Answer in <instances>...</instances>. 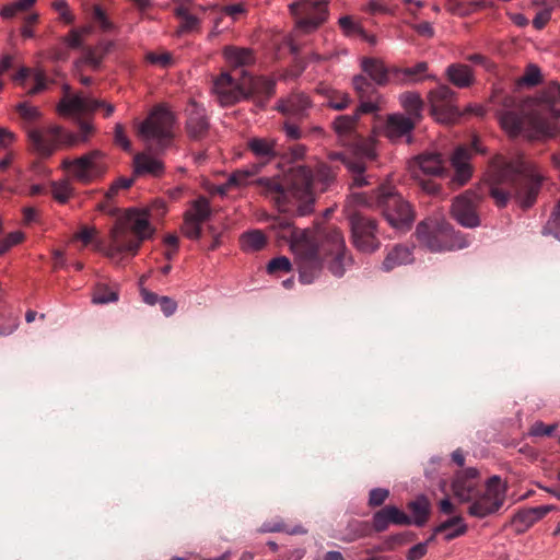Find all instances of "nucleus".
I'll return each instance as SVG.
<instances>
[{
	"mask_svg": "<svg viewBox=\"0 0 560 560\" xmlns=\"http://www.w3.org/2000/svg\"><path fill=\"white\" fill-rule=\"evenodd\" d=\"M260 168V164H254L233 172L226 183L218 187V192L224 195L232 188L257 184L261 194L273 201L279 211L306 215L313 210L316 192L325 191L334 180L331 168L324 163H317L314 170L305 165L293 166L281 178L255 179Z\"/></svg>",
	"mask_w": 560,
	"mask_h": 560,
	"instance_id": "f257e3e1",
	"label": "nucleus"
},
{
	"mask_svg": "<svg viewBox=\"0 0 560 560\" xmlns=\"http://www.w3.org/2000/svg\"><path fill=\"white\" fill-rule=\"evenodd\" d=\"M290 247L295 256L300 280L312 283L320 273L323 261L336 277H341L346 266L351 262L347 255L345 238L338 229L324 233L317 229H294L290 237Z\"/></svg>",
	"mask_w": 560,
	"mask_h": 560,
	"instance_id": "f03ea898",
	"label": "nucleus"
},
{
	"mask_svg": "<svg viewBox=\"0 0 560 560\" xmlns=\"http://www.w3.org/2000/svg\"><path fill=\"white\" fill-rule=\"evenodd\" d=\"M486 179L490 196L499 207L514 197L522 207H530L540 189L542 176L537 166L522 154H497L490 162Z\"/></svg>",
	"mask_w": 560,
	"mask_h": 560,
	"instance_id": "7ed1b4c3",
	"label": "nucleus"
},
{
	"mask_svg": "<svg viewBox=\"0 0 560 560\" xmlns=\"http://www.w3.org/2000/svg\"><path fill=\"white\" fill-rule=\"evenodd\" d=\"M150 211L143 208H129L119 215L108 233V243L96 242L95 248L115 262L137 255L141 244L153 237Z\"/></svg>",
	"mask_w": 560,
	"mask_h": 560,
	"instance_id": "20e7f679",
	"label": "nucleus"
},
{
	"mask_svg": "<svg viewBox=\"0 0 560 560\" xmlns=\"http://www.w3.org/2000/svg\"><path fill=\"white\" fill-rule=\"evenodd\" d=\"M560 112L541 108L526 114L525 104L514 96H505L498 119L502 129L512 138L540 139L555 136L559 130Z\"/></svg>",
	"mask_w": 560,
	"mask_h": 560,
	"instance_id": "39448f33",
	"label": "nucleus"
},
{
	"mask_svg": "<svg viewBox=\"0 0 560 560\" xmlns=\"http://www.w3.org/2000/svg\"><path fill=\"white\" fill-rule=\"evenodd\" d=\"M358 115L338 116L334 121V129L343 145L352 148L353 152L358 155L354 161L346 156L345 153L332 152L329 154L331 161H341L346 167L353 174V185L361 187L368 184L363 172L365 166L362 159L373 160L376 156L375 145L372 140H364L360 138L355 130Z\"/></svg>",
	"mask_w": 560,
	"mask_h": 560,
	"instance_id": "423d86ee",
	"label": "nucleus"
},
{
	"mask_svg": "<svg viewBox=\"0 0 560 560\" xmlns=\"http://www.w3.org/2000/svg\"><path fill=\"white\" fill-rule=\"evenodd\" d=\"M60 167L75 182L88 185L102 178L108 168L106 154L101 150L89 151L78 158H65Z\"/></svg>",
	"mask_w": 560,
	"mask_h": 560,
	"instance_id": "0eeeda50",
	"label": "nucleus"
},
{
	"mask_svg": "<svg viewBox=\"0 0 560 560\" xmlns=\"http://www.w3.org/2000/svg\"><path fill=\"white\" fill-rule=\"evenodd\" d=\"M175 116L165 106H156L138 128V135L148 143L166 147L174 137Z\"/></svg>",
	"mask_w": 560,
	"mask_h": 560,
	"instance_id": "6e6552de",
	"label": "nucleus"
},
{
	"mask_svg": "<svg viewBox=\"0 0 560 560\" xmlns=\"http://www.w3.org/2000/svg\"><path fill=\"white\" fill-rule=\"evenodd\" d=\"M377 205L382 208L386 221L393 229L406 231L412 225L415 213L411 206L400 195L392 191L389 187L381 189Z\"/></svg>",
	"mask_w": 560,
	"mask_h": 560,
	"instance_id": "1a4fd4ad",
	"label": "nucleus"
},
{
	"mask_svg": "<svg viewBox=\"0 0 560 560\" xmlns=\"http://www.w3.org/2000/svg\"><path fill=\"white\" fill-rule=\"evenodd\" d=\"M506 488L504 482L498 477H491L482 492L477 491L475 498L470 500L468 513L475 517H486L497 512L503 504Z\"/></svg>",
	"mask_w": 560,
	"mask_h": 560,
	"instance_id": "9d476101",
	"label": "nucleus"
},
{
	"mask_svg": "<svg viewBox=\"0 0 560 560\" xmlns=\"http://www.w3.org/2000/svg\"><path fill=\"white\" fill-rule=\"evenodd\" d=\"M416 234L421 244L431 252L452 250L453 230L445 222L427 219L417 225Z\"/></svg>",
	"mask_w": 560,
	"mask_h": 560,
	"instance_id": "9b49d317",
	"label": "nucleus"
},
{
	"mask_svg": "<svg viewBox=\"0 0 560 560\" xmlns=\"http://www.w3.org/2000/svg\"><path fill=\"white\" fill-rule=\"evenodd\" d=\"M291 13L296 19V30L303 33L315 31L328 15L325 0H302L290 5Z\"/></svg>",
	"mask_w": 560,
	"mask_h": 560,
	"instance_id": "f8f14e48",
	"label": "nucleus"
},
{
	"mask_svg": "<svg viewBox=\"0 0 560 560\" xmlns=\"http://www.w3.org/2000/svg\"><path fill=\"white\" fill-rule=\"evenodd\" d=\"M431 114L443 124L453 122L459 116V110L455 105V93L447 85H440L430 91L428 95Z\"/></svg>",
	"mask_w": 560,
	"mask_h": 560,
	"instance_id": "ddd939ff",
	"label": "nucleus"
},
{
	"mask_svg": "<svg viewBox=\"0 0 560 560\" xmlns=\"http://www.w3.org/2000/svg\"><path fill=\"white\" fill-rule=\"evenodd\" d=\"M353 245L363 253H373L381 246L374 220L354 213L350 218Z\"/></svg>",
	"mask_w": 560,
	"mask_h": 560,
	"instance_id": "4468645a",
	"label": "nucleus"
},
{
	"mask_svg": "<svg viewBox=\"0 0 560 560\" xmlns=\"http://www.w3.org/2000/svg\"><path fill=\"white\" fill-rule=\"evenodd\" d=\"M65 95L57 105V112L63 117H82L94 113L101 101H97L84 93H71L68 85L63 86Z\"/></svg>",
	"mask_w": 560,
	"mask_h": 560,
	"instance_id": "2eb2a0df",
	"label": "nucleus"
},
{
	"mask_svg": "<svg viewBox=\"0 0 560 560\" xmlns=\"http://www.w3.org/2000/svg\"><path fill=\"white\" fill-rule=\"evenodd\" d=\"M26 135L33 150L42 158H49L59 149L60 126L57 124L26 127Z\"/></svg>",
	"mask_w": 560,
	"mask_h": 560,
	"instance_id": "dca6fc26",
	"label": "nucleus"
},
{
	"mask_svg": "<svg viewBox=\"0 0 560 560\" xmlns=\"http://www.w3.org/2000/svg\"><path fill=\"white\" fill-rule=\"evenodd\" d=\"M472 151L483 152L477 138L472 140L469 147H457L451 158V164L455 171L452 183L458 187L467 184L472 175V167L470 165Z\"/></svg>",
	"mask_w": 560,
	"mask_h": 560,
	"instance_id": "f3484780",
	"label": "nucleus"
},
{
	"mask_svg": "<svg viewBox=\"0 0 560 560\" xmlns=\"http://www.w3.org/2000/svg\"><path fill=\"white\" fill-rule=\"evenodd\" d=\"M478 200L479 196L475 191H466L454 200L452 214L460 225L465 228L479 225V218L476 213Z\"/></svg>",
	"mask_w": 560,
	"mask_h": 560,
	"instance_id": "a211bd4d",
	"label": "nucleus"
},
{
	"mask_svg": "<svg viewBox=\"0 0 560 560\" xmlns=\"http://www.w3.org/2000/svg\"><path fill=\"white\" fill-rule=\"evenodd\" d=\"M212 90L219 103L229 106L243 97L244 83H238L228 72H223L214 80Z\"/></svg>",
	"mask_w": 560,
	"mask_h": 560,
	"instance_id": "6ab92c4d",
	"label": "nucleus"
},
{
	"mask_svg": "<svg viewBox=\"0 0 560 560\" xmlns=\"http://www.w3.org/2000/svg\"><path fill=\"white\" fill-rule=\"evenodd\" d=\"M478 471L475 468H468L458 472L452 483L454 495L460 501L469 502L475 498L477 490Z\"/></svg>",
	"mask_w": 560,
	"mask_h": 560,
	"instance_id": "aec40b11",
	"label": "nucleus"
},
{
	"mask_svg": "<svg viewBox=\"0 0 560 560\" xmlns=\"http://www.w3.org/2000/svg\"><path fill=\"white\" fill-rule=\"evenodd\" d=\"M409 167L416 177H418V172H422L424 175L438 176L444 171V161L440 153L425 152L412 159Z\"/></svg>",
	"mask_w": 560,
	"mask_h": 560,
	"instance_id": "412c9836",
	"label": "nucleus"
},
{
	"mask_svg": "<svg viewBox=\"0 0 560 560\" xmlns=\"http://www.w3.org/2000/svg\"><path fill=\"white\" fill-rule=\"evenodd\" d=\"M390 524L409 525L411 524V518L394 505H386L374 513L373 527L376 532H384Z\"/></svg>",
	"mask_w": 560,
	"mask_h": 560,
	"instance_id": "4be33fe9",
	"label": "nucleus"
},
{
	"mask_svg": "<svg viewBox=\"0 0 560 560\" xmlns=\"http://www.w3.org/2000/svg\"><path fill=\"white\" fill-rule=\"evenodd\" d=\"M186 113L189 135L194 138L201 137L209 126L205 108L192 100L188 103Z\"/></svg>",
	"mask_w": 560,
	"mask_h": 560,
	"instance_id": "5701e85b",
	"label": "nucleus"
},
{
	"mask_svg": "<svg viewBox=\"0 0 560 560\" xmlns=\"http://www.w3.org/2000/svg\"><path fill=\"white\" fill-rule=\"evenodd\" d=\"M417 122L401 114L389 115L384 130L385 136L392 141H397L404 136L409 135Z\"/></svg>",
	"mask_w": 560,
	"mask_h": 560,
	"instance_id": "b1692460",
	"label": "nucleus"
},
{
	"mask_svg": "<svg viewBox=\"0 0 560 560\" xmlns=\"http://www.w3.org/2000/svg\"><path fill=\"white\" fill-rule=\"evenodd\" d=\"M310 105L311 102L307 95L303 93H295L282 101L278 105V109L285 115L300 118L305 114Z\"/></svg>",
	"mask_w": 560,
	"mask_h": 560,
	"instance_id": "393cba45",
	"label": "nucleus"
},
{
	"mask_svg": "<svg viewBox=\"0 0 560 560\" xmlns=\"http://www.w3.org/2000/svg\"><path fill=\"white\" fill-rule=\"evenodd\" d=\"M412 261V249L405 245H396L385 256L382 268L385 271H390L397 267L410 264Z\"/></svg>",
	"mask_w": 560,
	"mask_h": 560,
	"instance_id": "a878e982",
	"label": "nucleus"
},
{
	"mask_svg": "<svg viewBox=\"0 0 560 560\" xmlns=\"http://www.w3.org/2000/svg\"><path fill=\"white\" fill-rule=\"evenodd\" d=\"M244 92L248 90L250 93L268 100L275 94L276 82L270 78L256 77L244 80Z\"/></svg>",
	"mask_w": 560,
	"mask_h": 560,
	"instance_id": "bb28decb",
	"label": "nucleus"
},
{
	"mask_svg": "<svg viewBox=\"0 0 560 560\" xmlns=\"http://www.w3.org/2000/svg\"><path fill=\"white\" fill-rule=\"evenodd\" d=\"M247 145L253 154L262 161L261 166L276 156V142L272 139L252 138Z\"/></svg>",
	"mask_w": 560,
	"mask_h": 560,
	"instance_id": "cd10ccee",
	"label": "nucleus"
},
{
	"mask_svg": "<svg viewBox=\"0 0 560 560\" xmlns=\"http://www.w3.org/2000/svg\"><path fill=\"white\" fill-rule=\"evenodd\" d=\"M133 163L135 173L138 175L160 176L164 171L163 163L159 159L144 153L136 155Z\"/></svg>",
	"mask_w": 560,
	"mask_h": 560,
	"instance_id": "c85d7f7f",
	"label": "nucleus"
},
{
	"mask_svg": "<svg viewBox=\"0 0 560 560\" xmlns=\"http://www.w3.org/2000/svg\"><path fill=\"white\" fill-rule=\"evenodd\" d=\"M446 75L451 83L460 89L468 88L474 82V74L470 67L462 63L448 66Z\"/></svg>",
	"mask_w": 560,
	"mask_h": 560,
	"instance_id": "c756f323",
	"label": "nucleus"
},
{
	"mask_svg": "<svg viewBox=\"0 0 560 560\" xmlns=\"http://www.w3.org/2000/svg\"><path fill=\"white\" fill-rule=\"evenodd\" d=\"M225 61L234 68L248 66L254 62V54L249 48L228 46L223 49Z\"/></svg>",
	"mask_w": 560,
	"mask_h": 560,
	"instance_id": "7c9ffc66",
	"label": "nucleus"
},
{
	"mask_svg": "<svg viewBox=\"0 0 560 560\" xmlns=\"http://www.w3.org/2000/svg\"><path fill=\"white\" fill-rule=\"evenodd\" d=\"M466 532L467 525L460 516H453L434 528V534H444L447 541L463 536Z\"/></svg>",
	"mask_w": 560,
	"mask_h": 560,
	"instance_id": "2f4dec72",
	"label": "nucleus"
},
{
	"mask_svg": "<svg viewBox=\"0 0 560 560\" xmlns=\"http://www.w3.org/2000/svg\"><path fill=\"white\" fill-rule=\"evenodd\" d=\"M399 102L401 107L407 112L408 117L419 121L422 117L423 101L417 92H405L400 94Z\"/></svg>",
	"mask_w": 560,
	"mask_h": 560,
	"instance_id": "473e14b6",
	"label": "nucleus"
},
{
	"mask_svg": "<svg viewBox=\"0 0 560 560\" xmlns=\"http://www.w3.org/2000/svg\"><path fill=\"white\" fill-rule=\"evenodd\" d=\"M362 70L378 85H384L388 82L389 71L384 63L377 59L365 58L362 60Z\"/></svg>",
	"mask_w": 560,
	"mask_h": 560,
	"instance_id": "72a5a7b5",
	"label": "nucleus"
},
{
	"mask_svg": "<svg viewBox=\"0 0 560 560\" xmlns=\"http://www.w3.org/2000/svg\"><path fill=\"white\" fill-rule=\"evenodd\" d=\"M240 244L244 252L253 253L262 249L267 244V238L260 230H252L241 235Z\"/></svg>",
	"mask_w": 560,
	"mask_h": 560,
	"instance_id": "f704fd0d",
	"label": "nucleus"
},
{
	"mask_svg": "<svg viewBox=\"0 0 560 560\" xmlns=\"http://www.w3.org/2000/svg\"><path fill=\"white\" fill-rule=\"evenodd\" d=\"M408 509L412 514V517H410L411 524L417 526L425 524L430 512V503L424 495H420L416 500L409 502Z\"/></svg>",
	"mask_w": 560,
	"mask_h": 560,
	"instance_id": "c9c22d12",
	"label": "nucleus"
},
{
	"mask_svg": "<svg viewBox=\"0 0 560 560\" xmlns=\"http://www.w3.org/2000/svg\"><path fill=\"white\" fill-rule=\"evenodd\" d=\"M175 15L180 19L179 32L189 33L199 28V20L189 13L185 4H180L175 9Z\"/></svg>",
	"mask_w": 560,
	"mask_h": 560,
	"instance_id": "e433bc0d",
	"label": "nucleus"
},
{
	"mask_svg": "<svg viewBox=\"0 0 560 560\" xmlns=\"http://www.w3.org/2000/svg\"><path fill=\"white\" fill-rule=\"evenodd\" d=\"M185 214H190L192 219H196L203 224V222L210 215V205L208 199L205 197H199L198 199L194 200Z\"/></svg>",
	"mask_w": 560,
	"mask_h": 560,
	"instance_id": "4c0bfd02",
	"label": "nucleus"
},
{
	"mask_svg": "<svg viewBox=\"0 0 560 560\" xmlns=\"http://www.w3.org/2000/svg\"><path fill=\"white\" fill-rule=\"evenodd\" d=\"M50 186L54 199L60 203H66L73 194V187L69 179L52 182Z\"/></svg>",
	"mask_w": 560,
	"mask_h": 560,
	"instance_id": "58836bf2",
	"label": "nucleus"
},
{
	"mask_svg": "<svg viewBox=\"0 0 560 560\" xmlns=\"http://www.w3.org/2000/svg\"><path fill=\"white\" fill-rule=\"evenodd\" d=\"M383 105L384 100L376 92L374 94L365 96L364 98H360V106L357 110V115L378 112L383 108Z\"/></svg>",
	"mask_w": 560,
	"mask_h": 560,
	"instance_id": "ea45409f",
	"label": "nucleus"
},
{
	"mask_svg": "<svg viewBox=\"0 0 560 560\" xmlns=\"http://www.w3.org/2000/svg\"><path fill=\"white\" fill-rule=\"evenodd\" d=\"M16 110L25 122V129L26 127H32L31 124L37 121L42 117L39 108L27 102L18 104Z\"/></svg>",
	"mask_w": 560,
	"mask_h": 560,
	"instance_id": "a19ab883",
	"label": "nucleus"
},
{
	"mask_svg": "<svg viewBox=\"0 0 560 560\" xmlns=\"http://www.w3.org/2000/svg\"><path fill=\"white\" fill-rule=\"evenodd\" d=\"M338 24L342 33L348 37L365 35V30L363 28L362 24L350 15L341 16L338 20Z\"/></svg>",
	"mask_w": 560,
	"mask_h": 560,
	"instance_id": "79ce46f5",
	"label": "nucleus"
},
{
	"mask_svg": "<svg viewBox=\"0 0 560 560\" xmlns=\"http://www.w3.org/2000/svg\"><path fill=\"white\" fill-rule=\"evenodd\" d=\"M118 300V293L115 289L109 288L105 284H98L93 293L92 302L94 304H107L116 302Z\"/></svg>",
	"mask_w": 560,
	"mask_h": 560,
	"instance_id": "37998d69",
	"label": "nucleus"
},
{
	"mask_svg": "<svg viewBox=\"0 0 560 560\" xmlns=\"http://www.w3.org/2000/svg\"><path fill=\"white\" fill-rule=\"evenodd\" d=\"M428 69L427 62H418L416 66L406 68V69H393L392 72L394 74H402L404 79L402 81L405 83H415L418 82L420 79L417 78L418 74H421L425 72Z\"/></svg>",
	"mask_w": 560,
	"mask_h": 560,
	"instance_id": "c03bdc74",
	"label": "nucleus"
},
{
	"mask_svg": "<svg viewBox=\"0 0 560 560\" xmlns=\"http://www.w3.org/2000/svg\"><path fill=\"white\" fill-rule=\"evenodd\" d=\"M97 235V230L94 226H82L73 236L72 241H81L84 246L89 244H93V247H95L96 242H102V240H95ZM105 245H107L108 240L105 242L103 241ZM97 250L96 248H94Z\"/></svg>",
	"mask_w": 560,
	"mask_h": 560,
	"instance_id": "a18cd8bd",
	"label": "nucleus"
},
{
	"mask_svg": "<svg viewBox=\"0 0 560 560\" xmlns=\"http://www.w3.org/2000/svg\"><path fill=\"white\" fill-rule=\"evenodd\" d=\"M202 223L192 219L190 214H184V222L182 225L183 234L190 240H198L201 235Z\"/></svg>",
	"mask_w": 560,
	"mask_h": 560,
	"instance_id": "49530a36",
	"label": "nucleus"
},
{
	"mask_svg": "<svg viewBox=\"0 0 560 560\" xmlns=\"http://www.w3.org/2000/svg\"><path fill=\"white\" fill-rule=\"evenodd\" d=\"M88 142V136H80L70 131H67L60 126L59 135V149L62 147L73 148L81 143Z\"/></svg>",
	"mask_w": 560,
	"mask_h": 560,
	"instance_id": "de8ad7c7",
	"label": "nucleus"
},
{
	"mask_svg": "<svg viewBox=\"0 0 560 560\" xmlns=\"http://www.w3.org/2000/svg\"><path fill=\"white\" fill-rule=\"evenodd\" d=\"M92 19L103 32H110L115 27L106 12L98 4L93 5Z\"/></svg>",
	"mask_w": 560,
	"mask_h": 560,
	"instance_id": "09e8293b",
	"label": "nucleus"
},
{
	"mask_svg": "<svg viewBox=\"0 0 560 560\" xmlns=\"http://www.w3.org/2000/svg\"><path fill=\"white\" fill-rule=\"evenodd\" d=\"M483 2H471L469 7L464 5L458 0H447L446 10L456 15H468L470 12L475 11L477 7L482 5Z\"/></svg>",
	"mask_w": 560,
	"mask_h": 560,
	"instance_id": "8fccbe9b",
	"label": "nucleus"
},
{
	"mask_svg": "<svg viewBox=\"0 0 560 560\" xmlns=\"http://www.w3.org/2000/svg\"><path fill=\"white\" fill-rule=\"evenodd\" d=\"M32 78L34 80V85L27 90L28 95L38 94L47 89L48 79L43 69L35 68Z\"/></svg>",
	"mask_w": 560,
	"mask_h": 560,
	"instance_id": "3c124183",
	"label": "nucleus"
},
{
	"mask_svg": "<svg viewBox=\"0 0 560 560\" xmlns=\"http://www.w3.org/2000/svg\"><path fill=\"white\" fill-rule=\"evenodd\" d=\"M51 8L58 13L59 19L66 24H72L75 20L67 0H54Z\"/></svg>",
	"mask_w": 560,
	"mask_h": 560,
	"instance_id": "603ef678",
	"label": "nucleus"
},
{
	"mask_svg": "<svg viewBox=\"0 0 560 560\" xmlns=\"http://www.w3.org/2000/svg\"><path fill=\"white\" fill-rule=\"evenodd\" d=\"M352 83L359 98H364L365 96L377 92L372 83L363 75H355Z\"/></svg>",
	"mask_w": 560,
	"mask_h": 560,
	"instance_id": "864d4df0",
	"label": "nucleus"
},
{
	"mask_svg": "<svg viewBox=\"0 0 560 560\" xmlns=\"http://www.w3.org/2000/svg\"><path fill=\"white\" fill-rule=\"evenodd\" d=\"M112 45V43L101 44L100 46L93 49H88L84 55L85 61L92 65L93 67H97L102 60L103 55L109 50V47Z\"/></svg>",
	"mask_w": 560,
	"mask_h": 560,
	"instance_id": "5fc2aeb1",
	"label": "nucleus"
},
{
	"mask_svg": "<svg viewBox=\"0 0 560 560\" xmlns=\"http://www.w3.org/2000/svg\"><path fill=\"white\" fill-rule=\"evenodd\" d=\"M351 100L350 96L340 91H331L328 94V106L336 109L341 110L349 106Z\"/></svg>",
	"mask_w": 560,
	"mask_h": 560,
	"instance_id": "6e6d98bb",
	"label": "nucleus"
},
{
	"mask_svg": "<svg viewBox=\"0 0 560 560\" xmlns=\"http://www.w3.org/2000/svg\"><path fill=\"white\" fill-rule=\"evenodd\" d=\"M544 234L553 235L560 241V201L544 228Z\"/></svg>",
	"mask_w": 560,
	"mask_h": 560,
	"instance_id": "4d7b16f0",
	"label": "nucleus"
},
{
	"mask_svg": "<svg viewBox=\"0 0 560 560\" xmlns=\"http://www.w3.org/2000/svg\"><path fill=\"white\" fill-rule=\"evenodd\" d=\"M540 79L541 73L539 68L535 65H529L520 82L525 85L534 86L540 82Z\"/></svg>",
	"mask_w": 560,
	"mask_h": 560,
	"instance_id": "13d9d810",
	"label": "nucleus"
},
{
	"mask_svg": "<svg viewBox=\"0 0 560 560\" xmlns=\"http://www.w3.org/2000/svg\"><path fill=\"white\" fill-rule=\"evenodd\" d=\"M133 184V178L120 177L115 180L105 194V197L110 200L115 198L119 190L127 189Z\"/></svg>",
	"mask_w": 560,
	"mask_h": 560,
	"instance_id": "bf43d9fd",
	"label": "nucleus"
},
{
	"mask_svg": "<svg viewBox=\"0 0 560 560\" xmlns=\"http://www.w3.org/2000/svg\"><path fill=\"white\" fill-rule=\"evenodd\" d=\"M553 505H540L533 508L524 513V518L530 523H534L545 517L549 512L553 511Z\"/></svg>",
	"mask_w": 560,
	"mask_h": 560,
	"instance_id": "052dcab7",
	"label": "nucleus"
},
{
	"mask_svg": "<svg viewBox=\"0 0 560 560\" xmlns=\"http://www.w3.org/2000/svg\"><path fill=\"white\" fill-rule=\"evenodd\" d=\"M291 270V262L289 258L284 256H279L271 259L267 265V271L269 273H275L277 271L289 272Z\"/></svg>",
	"mask_w": 560,
	"mask_h": 560,
	"instance_id": "680f3d73",
	"label": "nucleus"
},
{
	"mask_svg": "<svg viewBox=\"0 0 560 560\" xmlns=\"http://www.w3.org/2000/svg\"><path fill=\"white\" fill-rule=\"evenodd\" d=\"M24 238L21 231L11 232L4 240L0 241V255L19 244Z\"/></svg>",
	"mask_w": 560,
	"mask_h": 560,
	"instance_id": "e2e57ef3",
	"label": "nucleus"
},
{
	"mask_svg": "<svg viewBox=\"0 0 560 560\" xmlns=\"http://www.w3.org/2000/svg\"><path fill=\"white\" fill-rule=\"evenodd\" d=\"M389 497V491L384 488H375L370 491L369 495V505L370 506H380L385 500Z\"/></svg>",
	"mask_w": 560,
	"mask_h": 560,
	"instance_id": "0e129e2a",
	"label": "nucleus"
},
{
	"mask_svg": "<svg viewBox=\"0 0 560 560\" xmlns=\"http://www.w3.org/2000/svg\"><path fill=\"white\" fill-rule=\"evenodd\" d=\"M144 209L150 211V218L152 220L161 219L167 212V208H166L165 201L160 200V199L154 200L148 208H144Z\"/></svg>",
	"mask_w": 560,
	"mask_h": 560,
	"instance_id": "69168bd1",
	"label": "nucleus"
},
{
	"mask_svg": "<svg viewBox=\"0 0 560 560\" xmlns=\"http://www.w3.org/2000/svg\"><path fill=\"white\" fill-rule=\"evenodd\" d=\"M145 58L150 63L159 65L163 68H166L172 63V56L168 52H162V54L149 52V54H147Z\"/></svg>",
	"mask_w": 560,
	"mask_h": 560,
	"instance_id": "338daca9",
	"label": "nucleus"
},
{
	"mask_svg": "<svg viewBox=\"0 0 560 560\" xmlns=\"http://www.w3.org/2000/svg\"><path fill=\"white\" fill-rule=\"evenodd\" d=\"M115 143L122 148L126 151H129L131 148L130 141L127 138L124 126L121 124H116L115 132H114Z\"/></svg>",
	"mask_w": 560,
	"mask_h": 560,
	"instance_id": "774afa93",
	"label": "nucleus"
}]
</instances>
